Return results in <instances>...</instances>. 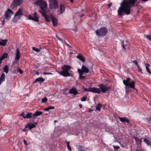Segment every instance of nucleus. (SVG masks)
<instances>
[{"label":"nucleus","instance_id":"nucleus-31","mask_svg":"<svg viewBox=\"0 0 151 151\" xmlns=\"http://www.w3.org/2000/svg\"><path fill=\"white\" fill-rule=\"evenodd\" d=\"M5 76H1L0 78V85L3 82L5 81Z\"/></svg>","mask_w":151,"mask_h":151},{"label":"nucleus","instance_id":"nucleus-5","mask_svg":"<svg viewBox=\"0 0 151 151\" xmlns=\"http://www.w3.org/2000/svg\"><path fill=\"white\" fill-rule=\"evenodd\" d=\"M49 7L50 9H55L58 7L57 0H49Z\"/></svg>","mask_w":151,"mask_h":151},{"label":"nucleus","instance_id":"nucleus-61","mask_svg":"<svg viewBox=\"0 0 151 151\" xmlns=\"http://www.w3.org/2000/svg\"><path fill=\"white\" fill-rule=\"evenodd\" d=\"M1 76H4V73H2Z\"/></svg>","mask_w":151,"mask_h":151},{"label":"nucleus","instance_id":"nucleus-12","mask_svg":"<svg viewBox=\"0 0 151 151\" xmlns=\"http://www.w3.org/2000/svg\"><path fill=\"white\" fill-rule=\"evenodd\" d=\"M91 92L100 93L101 92V91L100 88L96 87L91 88Z\"/></svg>","mask_w":151,"mask_h":151},{"label":"nucleus","instance_id":"nucleus-30","mask_svg":"<svg viewBox=\"0 0 151 151\" xmlns=\"http://www.w3.org/2000/svg\"><path fill=\"white\" fill-rule=\"evenodd\" d=\"M102 104L99 103L98 104L97 106H96V110H98L99 111H100V109L102 107Z\"/></svg>","mask_w":151,"mask_h":151},{"label":"nucleus","instance_id":"nucleus-57","mask_svg":"<svg viewBox=\"0 0 151 151\" xmlns=\"http://www.w3.org/2000/svg\"><path fill=\"white\" fill-rule=\"evenodd\" d=\"M5 19H4L2 21V24H3L4 25V22H5Z\"/></svg>","mask_w":151,"mask_h":151},{"label":"nucleus","instance_id":"nucleus-40","mask_svg":"<svg viewBox=\"0 0 151 151\" xmlns=\"http://www.w3.org/2000/svg\"><path fill=\"white\" fill-rule=\"evenodd\" d=\"M113 147L114 150H117L120 148V147L118 146H113Z\"/></svg>","mask_w":151,"mask_h":151},{"label":"nucleus","instance_id":"nucleus-41","mask_svg":"<svg viewBox=\"0 0 151 151\" xmlns=\"http://www.w3.org/2000/svg\"><path fill=\"white\" fill-rule=\"evenodd\" d=\"M19 116H22L25 119V116H24V113L23 112H22L19 115Z\"/></svg>","mask_w":151,"mask_h":151},{"label":"nucleus","instance_id":"nucleus-58","mask_svg":"<svg viewBox=\"0 0 151 151\" xmlns=\"http://www.w3.org/2000/svg\"><path fill=\"white\" fill-rule=\"evenodd\" d=\"M79 106L81 108L82 107V105L81 104L79 105Z\"/></svg>","mask_w":151,"mask_h":151},{"label":"nucleus","instance_id":"nucleus-45","mask_svg":"<svg viewBox=\"0 0 151 151\" xmlns=\"http://www.w3.org/2000/svg\"><path fill=\"white\" fill-rule=\"evenodd\" d=\"M42 74L45 75L52 74L50 73H46L45 72H44Z\"/></svg>","mask_w":151,"mask_h":151},{"label":"nucleus","instance_id":"nucleus-21","mask_svg":"<svg viewBox=\"0 0 151 151\" xmlns=\"http://www.w3.org/2000/svg\"><path fill=\"white\" fill-rule=\"evenodd\" d=\"M8 41L7 40H1L0 41V45L4 46L6 44Z\"/></svg>","mask_w":151,"mask_h":151},{"label":"nucleus","instance_id":"nucleus-34","mask_svg":"<svg viewBox=\"0 0 151 151\" xmlns=\"http://www.w3.org/2000/svg\"><path fill=\"white\" fill-rule=\"evenodd\" d=\"M47 101V99L46 97H45L42 99L41 102L42 103H45Z\"/></svg>","mask_w":151,"mask_h":151},{"label":"nucleus","instance_id":"nucleus-52","mask_svg":"<svg viewBox=\"0 0 151 151\" xmlns=\"http://www.w3.org/2000/svg\"><path fill=\"white\" fill-rule=\"evenodd\" d=\"M4 59L2 57L0 58V64L1 63L2 60Z\"/></svg>","mask_w":151,"mask_h":151},{"label":"nucleus","instance_id":"nucleus-14","mask_svg":"<svg viewBox=\"0 0 151 151\" xmlns=\"http://www.w3.org/2000/svg\"><path fill=\"white\" fill-rule=\"evenodd\" d=\"M61 72L60 73V74L62 76H66V65H64L61 68Z\"/></svg>","mask_w":151,"mask_h":151},{"label":"nucleus","instance_id":"nucleus-38","mask_svg":"<svg viewBox=\"0 0 151 151\" xmlns=\"http://www.w3.org/2000/svg\"><path fill=\"white\" fill-rule=\"evenodd\" d=\"M147 71L148 72L149 74L151 75V71L150 69L148 67H146Z\"/></svg>","mask_w":151,"mask_h":151},{"label":"nucleus","instance_id":"nucleus-50","mask_svg":"<svg viewBox=\"0 0 151 151\" xmlns=\"http://www.w3.org/2000/svg\"><path fill=\"white\" fill-rule=\"evenodd\" d=\"M32 116L33 119H34L36 118L37 116H36L35 115V114H34L32 115Z\"/></svg>","mask_w":151,"mask_h":151},{"label":"nucleus","instance_id":"nucleus-10","mask_svg":"<svg viewBox=\"0 0 151 151\" xmlns=\"http://www.w3.org/2000/svg\"><path fill=\"white\" fill-rule=\"evenodd\" d=\"M22 15V13L21 9L19 8L16 12L15 15L14 17L17 19H19L20 18V15Z\"/></svg>","mask_w":151,"mask_h":151},{"label":"nucleus","instance_id":"nucleus-47","mask_svg":"<svg viewBox=\"0 0 151 151\" xmlns=\"http://www.w3.org/2000/svg\"><path fill=\"white\" fill-rule=\"evenodd\" d=\"M18 72L20 73V74H21L22 73V71L20 68H19L18 70Z\"/></svg>","mask_w":151,"mask_h":151},{"label":"nucleus","instance_id":"nucleus-39","mask_svg":"<svg viewBox=\"0 0 151 151\" xmlns=\"http://www.w3.org/2000/svg\"><path fill=\"white\" fill-rule=\"evenodd\" d=\"M87 98V97L86 96H85L84 97H83L81 99V101H85L86 100Z\"/></svg>","mask_w":151,"mask_h":151},{"label":"nucleus","instance_id":"nucleus-3","mask_svg":"<svg viewBox=\"0 0 151 151\" xmlns=\"http://www.w3.org/2000/svg\"><path fill=\"white\" fill-rule=\"evenodd\" d=\"M130 78H127L126 80H123V81L124 84L125 86V89L130 88L132 89H135V82L133 80L130 81Z\"/></svg>","mask_w":151,"mask_h":151},{"label":"nucleus","instance_id":"nucleus-37","mask_svg":"<svg viewBox=\"0 0 151 151\" xmlns=\"http://www.w3.org/2000/svg\"><path fill=\"white\" fill-rule=\"evenodd\" d=\"M83 90H84L86 91H90L91 92V88H85L84 87H83Z\"/></svg>","mask_w":151,"mask_h":151},{"label":"nucleus","instance_id":"nucleus-29","mask_svg":"<svg viewBox=\"0 0 151 151\" xmlns=\"http://www.w3.org/2000/svg\"><path fill=\"white\" fill-rule=\"evenodd\" d=\"M70 68L71 67L70 65H67V76H70L72 75L70 73L68 72Z\"/></svg>","mask_w":151,"mask_h":151},{"label":"nucleus","instance_id":"nucleus-16","mask_svg":"<svg viewBox=\"0 0 151 151\" xmlns=\"http://www.w3.org/2000/svg\"><path fill=\"white\" fill-rule=\"evenodd\" d=\"M35 127V125L34 124L28 123L27 125L25 126V128L29 127L30 130Z\"/></svg>","mask_w":151,"mask_h":151},{"label":"nucleus","instance_id":"nucleus-17","mask_svg":"<svg viewBox=\"0 0 151 151\" xmlns=\"http://www.w3.org/2000/svg\"><path fill=\"white\" fill-rule=\"evenodd\" d=\"M133 138L135 139L137 144L140 145L141 144L142 139H139L134 136Z\"/></svg>","mask_w":151,"mask_h":151},{"label":"nucleus","instance_id":"nucleus-26","mask_svg":"<svg viewBox=\"0 0 151 151\" xmlns=\"http://www.w3.org/2000/svg\"><path fill=\"white\" fill-rule=\"evenodd\" d=\"M32 113H27L26 116H25V119H30L32 117Z\"/></svg>","mask_w":151,"mask_h":151},{"label":"nucleus","instance_id":"nucleus-62","mask_svg":"<svg viewBox=\"0 0 151 151\" xmlns=\"http://www.w3.org/2000/svg\"><path fill=\"white\" fill-rule=\"evenodd\" d=\"M56 122H57V120H55V121H54V122L55 123Z\"/></svg>","mask_w":151,"mask_h":151},{"label":"nucleus","instance_id":"nucleus-49","mask_svg":"<svg viewBox=\"0 0 151 151\" xmlns=\"http://www.w3.org/2000/svg\"><path fill=\"white\" fill-rule=\"evenodd\" d=\"M79 78L81 79H83L85 78V76H79Z\"/></svg>","mask_w":151,"mask_h":151},{"label":"nucleus","instance_id":"nucleus-60","mask_svg":"<svg viewBox=\"0 0 151 151\" xmlns=\"http://www.w3.org/2000/svg\"><path fill=\"white\" fill-rule=\"evenodd\" d=\"M142 0L144 1H147V0Z\"/></svg>","mask_w":151,"mask_h":151},{"label":"nucleus","instance_id":"nucleus-43","mask_svg":"<svg viewBox=\"0 0 151 151\" xmlns=\"http://www.w3.org/2000/svg\"><path fill=\"white\" fill-rule=\"evenodd\" d=\"M23 141L24 145H25V146H27L28 145V144L27 143L25 139H24Z\"/></svg>","mask_w":151,"mask_h":151},{"label":"nucleus","instance_id":"nucleus-4","mask_svg":"<svg viewBox=\"0 0 151 151\" xmlns=\"http://www.w3.org/2000/svg\"><path fill=\"white\" fill-rule=\"evenodd\" d=\"M108 32L107 29L105 27H103L100 29H97L96 33L98 36H104L106 35Z\"/></svg>","mask_w":151,"mask_h":151},{"label":"nucleus","instance_id":"nucleus-1","mask_svg":"<svg viewBox=\"0 0 151 151\" xmlns=\"http://www.w3.org/2000/svg\"><path fill=\"white\" fill-rule=\"evenodd\" d=\"M35 4L40 6L41 10H39V12L44 17L47 22H50L51 19L53 26H55L57 25V19L53 16H49L46 13V11L45 9L47 6V4L46 2L42 0H38L35 2Z\"/></svg>","mask_w":151,"mask_h":151},{"label":"nucleus","instance_id":"nucleus-20","mask_svg":"<svg viewBox=\"0 0 151 151\" xmlns=\"http://www.w3.org/2000/svg\"><path fill=\"white\" fill-rule=\"evenodd\" d=\"M44 80L45 79H43L42 78L40 77L36 78L34 83L36 82H39L40 83H42V82H44Z\"/></svg>","mask_w":151,"mask_h":151},{"label":"nucleus","instance_id":"nucleus-27","mask_svg":"<svg viewBox=\"0 0 151 151\" xmlns=\"http://www.w3.org/2000/svg\"><path fill=\"white\" fill-rule=\"evenodd\" d=\"M9 65H6L4 68V71L6 73H7L9 71Z\"/></svg>","mask_w":151,"mask_h":151},{"label":"nucleus","instance_id":"nucleus-53","mask_svg":"<svg viewBox=\"0 0 151 151\" xmlns=\"http://www.w3.org/2000/svg\"><path fill=\"white\" fill-rule=\"evenodd\" d=\"M26 128H25L23 130V131L24 132H27L28 131V130L26 129Z\"/></svg>","mask_w":151,"mask_h":151},{"label":"nucleus","instance_id":"nucleus-15","mask_svg":"<svg viewBox=\"0 0 151 151\" xmlns=\"http://www.w3.org/2000/svg\"><path fill=\"white\" fill-rule=\"evenodd\" d=\"M20 52L19 48L16 49V60H18L20 59Z\"/></svg>","mask_w":151,"mask_h":151},{"label":"nucleus","instance_id":"nucleus-23","mask_svg":"<svg viewBox=\"0 0 151 151\" xmlns=\"http://www.w3.org/2000/svg\"><path fill=\"white\" fill-rule=\"evenodd\" d=\"M65 10V7L63 5L61 4L60 7V14L62 13Z\"/></svg>","mask_w":151,"mask_h":151},{"label":"nucleus","instance_id":"nucleus-24","mask_svg":"<svg viewBox=\"0 0 151 151\" xmlns=\"http://www.w3.org/2000/svg\"><path fill=\"white\" fill-rule=\"evenodd\" d=\"M77 149L79 151H85L84 147L81 145L78 146Z\"/></svg>","mask_w":151,"mask_h":151},{"label":"nucleus","instance_id":"nucleus-19","mask_svg":"<svg viewBox=\"0 0 151 151\" xmlns=\"http://www.w3.org/2000/svg\"><path fill=\"white\" fill-rule=\"evenodd\" d=\"M77 58L79 59L83 62L84 63L85 62V58L81 54H80L78 55L77 56Z\"/></svg>","mask_w":151,"mask_h":151},{"label":"nucleus","instance_id":"nucleus-44","mask_svg":"<svg viewBox=\"0 0 151 151\" xmlns=\"http://www.w3.org/2000/svg\"><path fill=\"white\" fill-rule=\"evenodd\" d=\"M121 44L122 45V47L124 49H125V47L124 45V41L123 40H122L121 42Z\"/></svg>","mask_w":151,"mask_h":151},{"label":"nucleus","instance_id":"nucleus-9","mask_svg":"<svg viewBox=\"0 0 151 151\" xmlns=\"http://www.w3.org/2000/svg\"><path fill=\"white\" fill-rule=\"evenodd\" d=\"M27 17L29 20H32L36 22H37L39 20L37 16V14L36 12L34 13L33 17H32L31 15H29Z\"/></svg>","mask_w":151,"mask_h":151},{"label":"nucleus","instance_id":"nucleus-22","mask_svg":"<svg viewBox=\"0 0 151 151\" xmlns=\"http://www.w3.org/2000/svg\"><path fill=\"white\" fill-rule=\"evenodd\" d=\"M68 48V53H69L70 55L72 54L73 53V51L72 50V47L68 44H67V48Z\"/></svg>","mask_w":151,"mask_h":151},{"label":"nucleus","instance_id":"nucleus-51","mask_svg":"<svg viewBox=\"0 0 151 151\" xmlns=\"http://www.w3.org/2000/svg\"><path fill=\"white\" fill-rule=\"evenodd\" d=\"M145 66H146V67H150V65L148 64V63H146L145 64Z\"/></svg>","mask_w":151,"mask_h":151},{"label":"nucleus","instance_id":"nucleus-6","mask_svg":"<svg viewBox=\"0 0 151 151\" xmlns=\"http://www.w3.org/2000/svg\"><path fill=\"white\" fill-rule=\"evenodd\" d=\"M101 91L103 93H106L109 90L110 88V86H106V85L101 84L98 86Z\"/></svg>","mask_w":151,"mask_h":151},{"label":"nucleus","instance_id":"nucleus-42","mask_svg":"<svg viewBox=\"0 0 151 151\" xmlns=\"http://www.w3.org/2000/svg\"><path fill=\"white\" fill-rule=\"evenodd\" d=\"M132 62L134 63V64H135L137 66H138V65H139L137 63V60H134Z\"/></svg>","mask_w":151,"mask_h":151},{"label":"nucleus","instance_id":"nucleus-28","mask_svg":"<svg viewBox=\"0 0 151 151\" xmlns=\"http://www.w3.org/2000/svg\"><path fill=\"white\" fill-rule=\"evenodd\" d=\"M54 109L55 107L54 106H49L47 108L45 109L44 110L45 111H48L50 109Z\"/></svg>","mask_w":151,"mask_h":151},{"label":"nucleus","instance_id":"nucleus-2","mask_svg":"<svg viewBox=\"0 0 151 151\" xmlns=\"http://www.w3.org/2000/svg\"><path fill=\"white\" fill-rule=\"evenodd\" d=\"M137 0H124L118 10V14L120 16L124 13L128 15L130 13L131 7H133Z\"/></svg>","mask_w":151,"mask_h":151},{"label":"nucleus","instance_id":"nucleus-32","mask_svg":"<svg viewBox=\"0 0 151 151\" xmlns=\"http://www.w3.org/2000/svg\"><path fill=\"white\" fill-rule=\"evenodd\" d=\"M35 115L38 116L41 115L42 114V112L40 111H37L35 113Z\"/></svg>","mask_w":151,"mask_h":151},{"label":"nucleus","instance_id":"nucleus-33","mask_svg":"<svg viewBox=\"0 0 151 151\" xmlns=\"http://www.w3.org/2000/svg\"><path fill=\"white\" fill-rule=\"evenodd\" d=\"M67 146L68 149L70 151H71V147L70 145V142L68 141L67 142Z\"/></svg>","mask_w":151,"mask_h":151},{"label":"nucleus","instance_id":"nucleus-8","mask_svg":"<svg viewBox=\"0 0 151 151\" xmlns=\"http://www.w3.org/2000/svg\"><path fill=\"white\" fill-rule=\"evenodd\" d=\"M89 70L86 66L83 65L82 66V69H78V71L79 73L80 76H82L83 74L88 73Z\"/></svg>","mask_w":151,"mask_h":151},{"label":"nucleus","instance_id":"nucleus-48","mask_svg":"<svg viewBox=\"0 0 151 151\" xmlns=\"http://www.w3.org/2000/svg\"><path fill=\"white\" fill-rule=\"evenodd\" d=\"M137 68H138V71L139 72H142V69L140 68V67H139V65H138V66H137Z\"/></svg>","mask_w":151,"mask_h":151},{"label":"nucleus","instance_id":"nucleus-7","mask_svg":"<svg viewBox=\"0 0 151 151\" xmlns=\"http://www.w3.org/2000/svg\"><path fill=\"white\" fill-rule=\"evenodd\" d=\"M13 13V12L11 9H7V10L5 12L4 14V19L8 21Z\"/></svg>","mask_w":151,"mask_h":151},{"label":"nucleus","instance_id":"nucleus-54","mask_svg":"<svg viewBox=\"0 0 151 151\" xmlns=\"http://www.w3.org/2000/svg\"><path fill=\"white\" fill-rule=\"evenodd\" d=\"M17 62L15 60L14 61V62L12 63V65H14L15 64H16L17 63Z\"/></svg>","mask_w":151,"mask_h":151},{"label":"nucleus","instance_id":"nucleus-55","mask_svg":"<svg viewBox=\"0 0 151 151\" xmlns=\"http://www.w3.org/2000/svg\"><path fill=\"white\" fill-rule=\"evenodd\" d=\"M111 5H112V3H109L108 5V6L110 8L111 6Z\"/></svg>","mask_w":151,"mask_h":151},{"label":"nucleus","instance_id":"nucleus-25","mask_svg":"<svg viewBox=\"0 0 151 151\" xmlns=\"http://www.w3.org/2000/svg\"><path fill=\"white\" fill-rule=\"evenodd\" d=\"M144 139V142L147 144V146H149L151 145V142L149 140L146 139Z\"/></svg>","mask_w":151,"mask_h":151},{"label":"nucleus","instance_id":"nucleus-35","mask_svg":"<svg viewBox=\"0 0 151 151\" xmlns=\"http://www.w3.org/2000/svg\"><path fill=\"white\" fill-rule=\"evenodd\" d=\"M32 49L33 50H34V51H36V52H39L40 51V49H38V48H35V47H32Z\"/></svg>","mask_w":151,"mask_h":151},{"label":"nucleus","instance_id":"nucleus-36","mask_svg":"<svg viewBox=\"0 0 151 151\" xmlns=\"http://www.w3.org/2000/svg\"><path fill=\"white\" fill-rule=\"evenodd\" d=\"M8 56V53H4L3 54L2 57L3 58V59H4L5 58H6Z\"/></svg>","mask_w":151,"mask_h":151},{"label":"nucleus","instance_id":"nucleus-18","mask_svg":"<svg viewBox=\"0 0 151 151\" xmlns=\"http://www.w3.org/2000/svg\"><path fill=\"white\" fill-rule=\"evenodd\" d=\"M22 1V0H14L13 3L14 5L17 6L19 5Z\"/></svg>","mask_w":151,"mask_h":151},{"label":"nucleus","instance_id":"nucleus-59","mask_svg":"<svg viewBox=\"0 0 151 151\" xmlns=\"http://www.w3.org/2000/svg\"><path fill=\"white\" fill-rule=\"evenodd\" d=\"M36 75H39V73L38 72H36Z\"/></svg>","mask_w":151,"mask_h":151},{"label":"nucleus","instance_id":"nucleus-56","mask_svg":"<svg viewBox=\"0 0 151 151\" xmlns=\"http://www.w3.org/2000/svg\"><path fill=\"white\" fill-rule=\"evenodd\" d=\"M148 123L151 124V120H149L148 121Z\"/></svg>","mask_w":151,"mask_h":151},{"label":"nucleus","instance_id":"nucleus-11","mask_svg":"<svg viewBox=\"0 0 151 151\" xmlns=\"http://www.w3.org/2000/svg\"><path fill=\"white\" fill-rule=\"evenodd\" d=\"M119 119L120 121L123 123H130L129 120L126 117H119Z\"/></svg>","mask_w":151,"mask_h":151},{"label":"nucleus","instance_id":"nucleus-46","mask_svg":"<svg viewBox=\"0 0 151 151\" xmlns=\"http://www.w3.org/2000/svg\"><path fill=\"white\" fill-rule=\"evenodd\" d=\"M147 37L150 40H151V35H149L147 36Z\"/></svg>","mask_w":151,"mask_h":151},{"label":"nucleus","instance_id":"nucleus-13","mask_svg":"<svg viewBox=\"0 0 151 151\" xmlns=\"http://www.w3.org/2000/svg\"><path fill=\"white\" fill-rule=\"evenodd\" d=\"M69 93L70 94H73L75 95L78 94V92L77 89L73 87L69 90Z\"/></svg>","mask_w":151,"mask_h":151}]
</instances>
